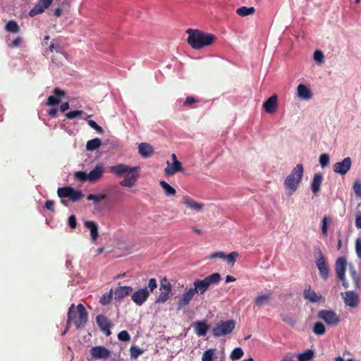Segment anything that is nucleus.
Wrapping results in <instances>:
<instances>
[{
  "label": "nucleus",
  "instance_id": "nucleus-27",
  "mask_svg": "<svg viewBox=\"0 0 361 361\" xmlns=\"http://www.w3.org/2000/svg\"><path fill=\"white\" fill-rule=\"evenodd\" d=\"M194 327L195 333L198 336H204L209 328L206 321H198L195 322Z\"/></svg>",
  "mask_w": 361,
  "mask_h": 361
},
{
  "label": "nucleus",
  "instance_id": "nucleus-64",
  "mask_svg": "<svg viewBox=\"0 0 361 361\" xmlns=\"http://www.w3.org/2000/svg\"><path fill=\"white\" fill-rule=\"evenodd\" d=\"M57 109L56 108H52L51 109L49 110L48 111V114L52 117V118H54L56 117V114H57Z\"/></svg>",
  "mask_w": 361,
  "mask_h": 361
},
{
  "label": "nucleus",
  "instance_id": "nucleus-11",
  "mask_svg": "<svg viewBox=\"0 0 361 361\" xmlns=\"http://www.w3.org/2000/svg\"><path fill=\"white\" fill-rule=\"evenodd\" d=\"M195 295V294L191 288L185 289V292L178 298L177 302V310H180L188 307Z\"/></svg>",
  "mask_w": 361,
  "mask_h": 361
},
{
  "label": "nucleus",
  "instance_id": "nucleus-35",
  "mask_svg": "<svg viewBox=\"0 0 361 361\" xmlns=\"http://www.w3.org/2000/svg\"><path fill=\"white\" fill-rule=\"evenodd\" d=\"M314 351L311 349H308L297 355L298 361H310L314 357Z\"/></svg>",
  "mask_w": 361,
  "mask_h": 361
},
{
  "label": "nucleus",
  "instance_id": "nucleus-13",
  "mask_svg": "<svg viewBox=\"0 0 361 361\" xmlns=\"http://www.w3.org/2000/svg\"><path fill=\"white\" fill-rule=\"evenodd\" d=\"M344 303L350 307H357L360 302V298L357 293L353 290H348L341 293Z\"/></svg>",
  "mask_w": 361,
  "mask_h": 361
},
{
  "label": "nucleus",
  "instance_id": "nucleus-29",
  "mask_svg": "<svg viewBox=\"0 0 361 361\" xmlns=\"http://www.w3.org/2000/svg\"><path fill=\"white\" fill-rule=\"evenodd\" d=\"M272 295L273 293L271 290H269L266 294L258 295L255 300V305L260 307L262 305L267 304L271 299Z\"/></svg>",
  "mask_w": 361,
  "mask_h": 361
},
{
  "label": "nucleus",
  "instance_id": "nucleus-7",
  "mask_svg": "<svg viewBox=\"0 0 361 361\" xmlns=\"http://www.w3.org/2000/svg\"><path fill=\"white\" fill-rule=\"evenodd\" d=\"M73 315L74 317L73 323L76 329L84 328L88 320V313L82 304L80 303L77 305L76 312L73 310Z\"/></svg>",
  "mask_w": 361,
  "mask_h": 361
},
{
  "label": "nucleus",
  "instance_id": "nucleus-43",
  "mask_svg": "<svg viewBox=\"0 0 361 361\" xmlns=\"http://www.w3.org/2000/svg\"><path fill=\"white\" fill-rule=\"evenodd\" d=\"M243 355L244 353L241 348H235L231 354V358L232 360H239Z\"/></svg>",
  "mask_w": 361,
  "mask_h": 361
},
{
  "label": "nucleus",
  "instance_id": "nucleus-30",
  "mask_svg": "<svg viewBox=\"0 0 361 361\" xmlns=\"http://www.w3.org/2000/svg\"><path fill=\"white\" fill-rule=\"evenodd\" d=\"M84 225L86 228L90 229L92 241H96L99 235L98 225L97 223L93 221H85Z\"/></svg>",
  "mask_w": 361,
  "mask_h": 361
},
{
  "label": "nucleus",
  "instance_id": "nucleus-14",
  "mask_svg": "<svg viewBox=\"0 0 361 361\" xmlns=\"http://www.w3.org/2000/svg\"><path fill=\"white\" fill-rule=\"evenodd\" d=\"M90 355L95 360H106L110 357L111 352L104 346H95L90 350Z\"/></svg>",
  "mask_w": 361,
  "mask_h": 361
},
{
  "label": "nucleus",
  "instance_id": "nucleus-28",
  "mask_svg": "<svg viewBox=\"0 0 361 361\" xmlns=\"http://www.w3.org/2000/svg\"><path fill=\"white\" fill-rule=\"evenodd\" d=\"M138 150L140 155L145 158L149 157L154 153L152 146L146 142L140 143L138 146Z\"/></svg>",
  "mask_w": 361,
  "mask_h": 361
},
{
  "label": "nucleus",
  "instance_id": "nucleus-45",
  "mask_svg": "<svg viewBox=\"0 0 361 361\" xmlns=\"http://www.w3.org/2000/svg\"><path fill=\"white\" fill-rule=\"evenodd\" d=\"M106 198L104 195H94L90 194L87 197V200L89 201H94V202H99Z\"/></svg>",
  "mask_w": 361,
  "mask_h": 361
},
{
  "label": "nucleus",
  "instance_id": "nucleus-8",
  "mask_svg": "<svg viewBox=\"0 0 361 361\" xmlns=\"http://www.w3.org/2000/svg\"><path fill=\"white\" fill-rule=\"evenodd\" d=\"M317 317L331 326H337L341 322L340 316L333 310H322L319 311Z\"/></svg>",
  "mask_w": 361,
  "mask_h": 361
},
{
  "label": "nucleus",
  "instance_id": "nucleus-16",
  "mask_svg": "<svg viewBox=\"0 0 361 361\" xmlns=\"http://www.w3.org/2000/svg\"><path fill=\"white\" fill-rule=\"evenodd\" d=\"M149 295L147 288H140L131 295L132 300L138 306H141L148 299Z\"/></svg>",
  "mask_w": 361,
  "mask_h": 361
},
{
  "label": "nucleus",
  "instance_id": "nucleus-48",
  "mask_svg": "<svg viewBox=\"0 0 361 361\" xmlns=\"http://www.w3.org/2000/svg\"><path fill=\"white\" fill-rule=\"evenodd\" d=\"M118 339L124 342L129 341L130 340V336L127 331L123 330L118 333Z\"/></svg>",
  "mask_w": 361,
  "mask_h": 361
},
{
  "label": "nucleus",
  "instance_id": "nucleus-56",
  "mask_svg": "<svg viewBox=\"0 0 361 361\" xmlns=\"http://www.w3.org/2000/svg\"><path fill=\"white\" fill-rule=\"evenodd\" d=\"M313 57H314V59L315 61L322 63L324 61V54H323L322 51L320 50H316L314 52Z\"/></svg>",
  "mask_w": 361,
  "mask_h": 361
},
{
  "label": "nucleus",
  "instance_id": "nucleus-32",
  "mask_svg": "<svg viewBox=\"0 0 361 361\" xmlns=\"http://www.w3.org/2000/svg\"><path fill=\"white\" fill-rule=\"evenodd\" d=\"M255 8L254 7L241 6L236 10V13L242 17L252 16L255 13Z\"/></svg>",
  "mask_w": 361,
  "mask_h": 361
},
{
  "label": "nucleus",
  "instance_id": "nucleus-47",
  "mask_svg": "<svg viewBox=\"0 0 361 361\" xmlns=\"http://www.w3.org/2000/svg\"><path fill=\"white\" fill-rule=\"evenodd\" d=\"M74 178L77 180L82 181V182H85L86 180H88L87 174L82 171H76L74 173Z\"/></svg>",
  "mask_w": 361,
  "mask_h": 361
},
{
  "label": "nucleus",
  "instance_id": "nucleus-1",
  "mask_svg": "<svg viewBox=\"0 0 361 361\" xmlns=\"http://www.w3.org/2000/svg\"><path fill=\"white\" fill-rule=\"evenodd\" d=\"M138 166H130L124 164H118L111 166L109 168V172L116 176H124V178L120 182V185L123 187H133L139 177Z\"/></svg>",
  "mask_w": 361,
  "mask_h": 361
},
{
  "label": "nucleus",
  "instance_id": "nucleus-54",
  "mask_svg": "<svg viewBox=\"0 0 361 361\" xmlns=\"http://www.w3.org/2000/svg\"><path fill=\"white\" fill-rule=\"evenodd\" d=\"M353 191L357 197H361V182L356 180L353 186Z\"/></svg>",
  "mask_w": 361,
  "mask_h": 361
},
{
  "label": "nucleus",
  "instance_id": "nucleus-21",
  "mask_svg": "<svg viewBox=\"0 0 361 361\" xmlns=\"http://www.w3.org/2000/svg\"><path fill=\"white\" fill-rule=\"evenodd\" d=\"M304 298L311 302H318L322 299V295L315 293L310 286H307L303 292Z\"/></svg>",
  "mask_w": 361,
  "mask_h": 361
},
{
  "label": "nucleus",
  "instance_id": "nucleus-46",
  "mask_svg": "<svg viewBox=\"0 0 361 361\" xmlns=\"http://www.w3.org/2000/svg\"><path fill=\"white\" fill-rule=\"evenodd\" d=\"M282 320L290 326H294L296 323L295 319L290 314L282 315Z\"/></svg>",
  "mask_w": 361,
  "mask_h": 361
},
{
  "label": "nucleus",
  "instance_id": "nucleus-4",
  "mask_svg": "<svg viewBox=\"0 0 361 361\" xmlns=\"http://www.w3.org/2000/svg\"><path fill=\"white\" fill-rule=\"evenodd\" d=\"M221 281V275L214 273L206 276L204 279H195L193 281V287L191 288L195 294L203 295L211 285L218 284Z\"/></svg>",
  "mask_w": 361,
  "mask_h": 361
},
{
  "label": "nucleus",
  "instance_id": "nucleus-9",
  "mask_svg": "<svg viewBox=\"0 0 361 361\" xmlns=\"http://www.w3.org/2000/svg\"><path fill=\"white\" fill-rule=\"evenodd\" d=\"M351 166V158L345 157L341 161L336 162L333 165V171L336 173L344 176L350 171Z\"/></svg>",
  "mask_w": 361,
  "mask_h": 361
},
{
  "label": "nucleus",
  "instance_id": "nucleus-26",
  "mask_svg": "<svg viewBox=\"0 0 361 361\" xmlns=\"http://www.w3.org/2000/svg\"><path fill=\"white\" fill-rule=\"evenodd\" d=\"M297 95L300 99L309 100L312 98V93L307 86L300 84L297 87Z\"/></svg>",
  "mask_w": 361,
  "mask_h": 361
},
{
  "label": "nucleus",
  "instance_id": "nucleus-37",
  "mask_svg": "<svg viewBox=\"0 0 361 361\" xmlns=\"http://www.w3.org/2000/svg\"><path fill=\"white\" fill-rule=\"evenodd\" d=\"M331 222V219L329 216H324L321 222L322 234L326 236L328 234V224Z\"/></svg>",
  "mask_w": 361,
  "mask_h": 361
},
{
  "label": "nucleus",
  "instance_id": "nucleus-42",
  "mask_svg": "<svg viewBox=\"0 0 361 361\" xmlns=\"http://www.w3.org/2000/svg\"><path fill=\"white\" fill-rule=\"evenodd\" d=\"M350 274L354 281L355 287L358 288L360 286V277L357 275L355 269L352 266L350 267Z\"/></svg>",
  "mask_w": 361,
  "mask_h": 361
},
{
  "label": "nucleus",
  "instance_id": "nucleus-36",
  "mask_svg": "<svg viewBox=\"0 0 361 361\" xmlns=\"http://www.w3.org/2000/svg\"><path fill=\"white\" fill-rule=\"evenodd\" d=\"M5 29L11 33H18L20 31V27L15 20H9L6 23Z\"/></svg>",
  "mask_w": 361,
  "mask_h": 361
},
{
  "label": "nucleus",
  "instance_id": "nucleus-41",
  "mask_svg": "<svg viewBox=\"0 0 361 361\" xmlns=\"http://www.w3.org/2000/svg\"><path fill=\"white\" fill-rule=\"evenodd\" d=\"M313 332L316 335H324L326 332V328L322 322H316L313 326Z\"/></svg>",
  "mask_w": 361,
  "mask_h": 361
},
{
  "label": "nucleus",
  "instance_id": "nucleus-31",
  "mask_svg": "<svg viewBox=\"0 0 361 361\" xmlns=\"http://www.w3.org/2000/svg\"><path fill=\"white\" fill-rule=\"evenodd\" d=\"M323 176L320 173H315L311 185V189L314 194H317L321 188Z\"/></svg>",
  "mask_w": 361,
  "mask_h": 361
},
{
  "label": "nucleus",
  "instance_id": "nucleus-61",
  "mask_svg": "<svg viewBox=\"0 0 361 361\" xmlns=\"http://www.w3.org/2000/svg\"><path fill=\"white\" fill-rule=\"evenodd\" d=\"M295 357V355L288 353L281 360V361H294Z\"/></svg>",
  "mask_w": 361,
  "mask_h": 361
},
{
  "label": "nucleus",
  "instance_id": "nucleus-3",
  "mask_svg": "<svg viewBox=\"0 0 361 361\" xmlns=\"http://www.w3.org/2000/svg\"><path fill=\"white\" fill-rule=\"evenodd\" d=\"M303 173L304 169L302 165L301 164H298L286 177L284 181V185L288 190V195H292L297 190L302 180Z\"/></svg>",
  "mask_w": 361,
  "mask_h": 361
},
{
  "label": "nucleus",
  "instance_id": "nucleus-12",
  "mask_svg": "<svg viewBox=\"0 0 361 361\" xmlns=\"http://www.w3.org/2000/svg\"><path fill=\"white\" fill-rule=\"evenodd\" d=\"M163 281H164L166 283H161L160 286L161 293L155 300V302L157 303L166 302L169 299L170 293L171 292L172 286L171 283L167 281L166 278H164Z\"/></svg>",
  "mask_w": 361,
  "mask_h": 361
},
{
  "label": "nucleus",
  "instance_id": "nucleus-6",
  "mask_svg": "<svg viewBox=\"0 0 361 361\" xmlns=\"http://www.w3.org/2000/svg\"><path fill=\"white\" fill-rule=\"evenodd\" d=\"M57 195L60 198H68L73 202L79 201L84 196L80 190H75L70 186L59 188Z\"/></svg>",
  "mask_w": 361,
  "mask_h": 361
},
{
  "label": "nucleus",
  "instance_id": "nucleus-2",
  "mask_svg": "<svg viewBox=\"0 0 361 361\" xmlns=\"http://www.w3.org/2000/svg\"><path fill=\"white\" fill-rule=\"evenodd\" d=\"M188 43L194 49H201L213 44L217 39L216 35L200 30L188 29Z\"/></svg>",
  "mask_w": 361,
  "mask_h": 361
},
{
  "label": "nucleus",
  "instance_id": "nucleus-52",
  "mask_svg": "<svg viewBox=\"0 0 361 361\" xmlns=\"http://www.w3.org/2000/svg\"><path fill=\"white\" fill-rule=\"evenodd\" d=\"M83 114L82 111L80 110H75L71 111L65 114V116L68 119H73L79 116H81Z\"/></svg>",
  "mask_w": 361,
  "mask_h": 361
},
{
  "label": "nucleus",
  "instance_id": "nucleus-59",
  "mask_svg": "<svg viewBox=\"0 0 361 361\" xmlns=\"http://www.w3.org/2000/svg\"><path fill=\"white\" fill-rule=\"evenodd\" d=\"M68 225L71 228H75L77 225L76 218L74 215H71L68 218Z\"/></svg>",
  "mask_w": 361,
  "mask_h": 361
},
{
  "label": "nucleus",
  "instance_id": "nucleus-18",
  "mask_svg": "<svg viewBox=\"0 0 361 361\" xmlns=\"http://www.w3.org/2000/svg\"><path fill=\"white\" fill-rule=\"evenodd\" d=\"M104 172V169L103 164H97L96 166L92 171H90V172L87 174L88 180L90 183L97 182L102 178Z\"/></svg>",
  "mask_w": 361,
  "mask_h": 361
},
{
  "label": "nucleus",
  "instance_id": "nucleus-60",
  "mask_svg": "<svg viewBox=\"0 0 361 361\" xmlns=\"http://www.w3.org/2000/svg\"><path fill=\"white\" fill-rule=\"evenodd\" d=\"M225 257H226V255L223 252H213L211 255L210 258L225 259Z\"/></svg>",
  "mask_w": 361,
  "mask_h": 361
},
{
  "label": "nucleus",
  "instance_id": "nucleus-44",
  "mask_svg": "<svg viewBox=\"0 0 361 361\" xmlns=\"http://www.w3.org/2000/svg\"><path fill=\"white\" fill-rule=\"evenodd\" d=\"M73 309H75V305L73 303L70 306V307L68 309V319H67L66 328L68 330L69 329V328L71 326V322H73V319H74V317L73 315Z\"/></svg>",
  "mask_w": 361,
  "mask_h": 361
},
{
  "label": "nucleus",
  "instance_id": "nucleus-25",
  "mask_svg": "<svg viewBox=\"0 0 361 361\" xmlns=\"http://www.w3.org/2000/svg\"><path fill=\"white\" fill-rule=\"evenodd\" d=\"M52 1H39L29 12V16L34 17L37 14L42 13L44 9L47 8Z\"/></svg>",
  "mask_w": 361,
  "mask_h": 361
},
{
  "label": "nucleus",
  "instance_id": "nucleus-39",
  "mask_svg": "<svg viewBox=\"0 0 361 361\" xmlns=\"http://www.w3.org/2000/svg\"><path fill=\"white\" fill-rule=\"evenodd\" d=\"M113 294V289H111L109 293L104 294L100 298L99 302L103 305L109 304L112 300Z\"/></svg>",
  "mask_w": 361,
  "mask_h": 361
},
{
  "label": "nucleus",
  "instance_id": "nucleus-23",
  "mask_svg": "<svg viewBox=\"0 0 361 361\" xmlns=\"http://www.w3.org/2000/svg\"><path fill=\"white\" fill-rule=\"evenodd\" d=\"M133 289L131 286H118L115 288L113 293L115 295L116 300H121L126 296L129 295Z\"/></svg>",
  "mask_w": 361,
  "mask_h": 361
},
{
  "label": "nucleus",
  "instance_id": "nucleus-63",
  "mask_svg": "<svg viewBox=\"0 0 361 361\" xmlns=\"http://www.w3.org/2000/svg\"><path fill=\"white\" fill-rule=\"evenodd\" d=\"M70 108V105L68 102H64L60 106V110L62 112H65Z\"/></svg>",
  "mask_w": 361,
  "mask_h": 361
},
{
  "label": "nucleus",
  "instance_id": "nucleus-10",
  "mask_svg": "<svg viewBox=\"0 0 361 361\" xmlns=\"http://www.w3.org/2000/svg\"><path fill=\"white\" fill-rule=\"evenodd\" d=\"M346 264V259L343 257H338L336 262V271L338 278L343 282V286L345 288L348 286L345 280Z\"/></svg>",
  "mask_w": 361,
  "mask_h": 361
},
{
  "label": "nucleus",
  "instance_id": "nucleus-51",
  "mask_svg": "<svg viewBox=\"0 0 361 361\" xmlns=\"http://www.w3.org/2000/svg\"><path fill=\"white\" fill-rule=\"evenodd\" d=\"M239 256V254L237 252H232L228 255H226L225 259L228 262L234 264L236 261V259Z\"/></svg>",
  "mask_w": 361,
  "mask_h": 361
},
{
  "label": "nucleus",
  "instance_id": "nucleus-5",
  "mask_svg": "<svg viewBox=\"0 0 361 361\" xmlns=\"http://www.w3.org/2000/svg\"><path fill=\"white\" fill-rule=\"evenodd\" d=\"M235 326V322L233 319L221 321L212 329V333L214 337H221L231 334Z\"/></svg>",
  "mask_w": 361,
  "mask_h": 361
},
{
  "label": "nucleus",
  "instance_id": "nucleus-19",
  "mask_svg": "<svg viewBox=\"0 0 361 361\" xmlns=\"http://www.w3.org/2000/svg\"><path fill=\"white\" fill-rule=\"evenodd\" d=\"M53 92L54 95L49 96L47 99L46 105L47 106L58 105L60 102L61 98L66 94L65 91L57 87L54 89Z\"/></svg>",
  "mask_w": 361,
  "mask_h": 361
},
{
  "label": "nucleus",
  "instance_id": "nucleus-49",
  "mask_svg": "<svg viewBox=\"0 0 361 361\" xmlns=\"http://www.w3.org/2000/svg\"><path fill=\"white\" fill-rule=\"evenodd\" d=\"M146 288L148 290L149 295H150L157 288V280L154 278L150 279Z\"/></svg>",
  "mask_w": 361,
  "mask_h": 361
},
{
  "label": "nucleus",
  "instance_id": "nucleus-55",
  "mask_svg": "<svg viewBox=\"0 0 361 361\" xmlns=\"http://www.w3.org/2000/svg\"><path fill=\"white\" fill-rule=\"evenodd\" d=\"M199 102L198 99L192 96H188L183 102V106L190 107L192 104Z\"/></svg>",
  "mask_w": 361,
  "mask_h": 361
},
{
  "label": "nucleus",
  "instance_id": "nucleus-62",
  "mask_svg": "<svg viewBox=\"0 0 361 361\" xmlns=\"http://www.w3.org/2000/svg\"><path fill=\"white\" fill-rule=\"evenodd\" d=\"M355 226L357 228H361V214L356 216Z\"/></svg>",
  "mask_w": 361,
  "mask_h": 361
},
{
  "label": "nucleus",
  "instance_id": "nucleus-53",
  "mask_svg": "<svg viewBox=\"0 0 361 361\" xmlns=\"http://www.w3.org/2000/svg\"><path fill=\"white\" fill-rule=\"evenodd\" d=\"M87 123H88L89 126H90L92 128H93L94 130H95L98 133H99V134H102V133H104V130H103V128H102L101 126H98V125H97V123L94 121H93V120H89V121H87Z\"/></svg>",
  "mask_w": 361,
  "mask_h": 361
},
{
  "label": "nucleus",
  "instance_id": "nucleus-17",
  "mask_svg": "<svg viewBox=\"0 0 361 361\" xmlns=\"http://www.w3.org/2000/svg\"><path fill=\"white\" fill-rule=\"evenodd\" d=\"M316 264L319 269L320 276L324 280H326L329 277V267L321 251L319 252V257L317 260Z\"/></svg>",
  "mask_w": 361,
  "mask_h": 361
},
{
  "label": "nucleus",
  "instance_id": "nucleus-57",
  "mask_svg": "<svg viewBox=\"0 0 361 361\" xmlns=\"http://www.w3.org/2000/svg\"><path fill=\"white\" fill-rule=\"evenodd\" d=\"M355 252L359 258L361 259V238H358L355 240Z\"/></svg>",
  "mask_w": 361,
  "mask_h": 361
},
{
  "label": "nucleus",
  "instance_id": "nucleus-50",
  "mask_svg": "<svg viewBox=\"0 0 361 361\" xmlns=\"http://www.w3.org/2000/svg\"><path fill=\"white\" fill-rule=\"evenodd\" d=\"M319 164L322 167H326L329 164V156L327 154H322L319 157Z\"/></svg>",
  "mask_w": 361,
  "mask_h": 361
},
{
  "label": "nucleus",
  "instance_id": "nucleus-20",
  "mask_svg": "<svg viewBox=\"0 0 361 361\" xmlns=\"http://www.w3.org/2000/svg\"><path fill=\"white\" fill-rule=\"evenodd\" d=\"M277 105L278 97L276 94H274L264 102L263 107L266 112L274 114L276 111Z\"/></svg>",
  "mask_w": 361,
  "mask_h": 361
},
{
  "label": "nucleus",
  "instance_id": "nucleus-33",
  "mask_svg": "<svg viewBox=\"0 0 361 361\" xmlns=\"http://www.w3.org/2000/svg\"><path fill=\"white\" fill-rule=\"evenodd\" d=\"M102 145L101 139L97 137L92 140H90L87 142L86 149L87 151H94L98 149Z\"/></svg>",
  "mask_w": 361,
  "mask_h": 361
},
{
  "label": "nucleus",
  "instance_id": "nucleus-24",
  "mask_svg": "<svg viewBox=\"0 0 361 361\" xmlns=\"http://www.w3.org/2000/svg\"><path fill=\"white\" fill-rule=\"evenodd\" d=\"M182 202L187 207H188L192 210H195L196 212H201L204 207L203 204L195 202L194 200H192V198H190L188 196H184L182 198Z\"/></svg>",
  "mask_w": 361,
  "mask_h": 361
},
{
  "label": "nucleus",
  "instance_id": "nucleus-58",
  "mask_svg": "<svg viewBox=\"0 0 361 361\" xmlns=\"http://www.w3.org/2000/svg\"><path fill=\"white\" fill-rule=\"evenodd\" d=\"M44 207L50 212H54V202L53 200H47L45 202Z\"/></svg>",
  "mask_w": 361,
  "mask_h": 361
},
{
  "label": "nucleus",
  "instance_id": "nucleus-34",
  "mask_svg": "<svg viewBox=\"0 0 361 361\" xmlns=\"http://www.w3.org/2000/svg\"><path fill=\"white\" fill-rule=\"evenodd\" d=\"M160 185L163 188L166 196L171 197V196H174L176 194V190L172 186H171L169 183H167L166 181H164V180L160 181Z\"/></svg>",
  "mask_w": 361,
  "mask_h": 361
},
{
  "label": "nucleus",
  "instance_id": "nucleus-40",
  "mask_svg": "<svg viewBox=\"0 0 361 361\" xmlns=\"http://www.w3.org/2000/svg\"><path fill=\"white\" fill-rule=\"evenodd\" d=\"M143 353L144 350L137 345H132L130 348V357L133 359H137Z\"/></svg>",
  "mask_w": 361,
  "mask_h": 361
},
{
  "label": "nucleus",
  "instance_id": "nucleus-22",
  "mask_svg": "<svg viewBox=\"0 0 361 361\" xmlns=\"http://www.w3.org/2000/svg\"><path fill=\"white\" fill-rule=\"evenodd\" d=\"M182 171V164L178 160H176L171 164L169 161L167 162V167L164 169V173L166 176H172Z\"/></svg>",
  "mask_w": 361,
  "mask_h": 361
},
{
  "label": "nucleus",
  "instance_id": "nucleus-15",
  "mask_svg": "<svg viewBox=\"0 0 361 361\" xmlns=\"http://www.w3.org/2000/svg\"><path fill=\"white\" fill-rule=\"evenodd\" d=\"M96 322L99 326L100 330L106 336H109L111 334L110 329L112 326V324L106 316L103 314L97 315L96 317Z\"/></svg>",
  "mask_w": 361,
  "mask_h": 361
},
{
  "label": "nucleus",
  "instance_id": "nucleus-38",
  "mask_svg": "<svg viewBox=\"0 0 361 361\" xmlns=\"http://www.w3.org/2000/svg\"><path fill=\"white\" fill-rule=\"evenodd\" d=\"M216 351V350L215 348H210L205 350L203 353L202 361H213Z\"/></svg>",
  "mask_w": 361,
  "mask_h": 361
}]
</instances>
